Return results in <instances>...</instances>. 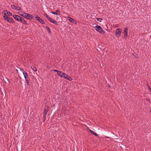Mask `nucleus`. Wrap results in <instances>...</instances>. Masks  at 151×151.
Here are the masks:
<instances>
[{
  "label": "nucleus",
  "mask_w": 151,
  "mask_h": 151,
  "mask_svg": "<svg viewBox=\"0 0 151 151\" xmlns=\"http://www.w3.org/2000/svg\"><path fill=\"white\" fill-rule=\"evenodd\" d=\"M95 29L100 33L104 34L105 31L100 26L97 25L94 27Z\"/></svg>",
  "instance_id": "obj_1"
},
{
  "label": "nucleus",
  "mask_w": 151,
  "mask_h": 151,
  "mask_svg": "<svg viewBox=\"0 0 151 151\" xmlns=\"http://www.w3.org/2000/svg\"><path fill=\"white\" fill-rule=\"evenodd\" d=\"M24 16L25 18L29 20H31L34 18V17L33 15L30 14L28 13H26L25 14Z\"/></svg>",
  "instance_id": "obj_2"
},
{
  "label": "nucleus",
  "mask_w": 151,
  "mask_h": 151,
  "mask_svg": "<svg viewBox=\"0 0 151 151\" xmlns=\"http://www.w3.org/2000/svg\"><path fill=\"white\" fill-rule=\"evenodd\" d=\"M122 30L120 29H117L115 31V35L118 37H119L121 34Z\"/></svg>",
  "instance_id": "obj_3"
},
{
  "label": "nucleus",
  "mask_w": 151,
  "mask_h": 151,
  "mask_svg": "<svg viewBox=\"0 0 151 151\" xmlns=\"http://www.w3.org/2000/svg\"><path fill=\"white\" fill-rule=\"evenodd\" d=\"M11 7L13 9L18 11L21 10V8L19 6H18L13 4L11 5Z\"/></svg>",
  "instance_id": "obj_4"
},
{
  "label": "nucleus",
  "mask_w": 151,
  "mask_h": 151,
  "mask_svg": "<svg viewBox=\"0 0 151 151\" xmlns=\"http://www.w3.org/2000/svg\"><path fill=\"white\" fill-rule=\"evenodd\" d=\"M63 78L70 81H71L72 80V78L70 76H68V75L65 73Z\"/></svg>",
  "instance_id": "obj_5"
},
{
  "label": "nucleus",
  "mask_w": 151,
  "mask_h": 151,
  "mask_svg": "<svg viewBox=\"0 0 151 151\" xmlns=\"http://www.w3.org/2000/svg\"><path fill=\"white\" fill-rule=\"evenodd\" d=\"M35 19L37 20L39 22H40V23L42 24H45V23L38 16L35 17Z\"/></svg>",
  "instance_id": "obj_6"
},
{
  "label": "nucleus",
  "mask_w": 151,
  "mask_h": 151,
  "mask_svg": "<svg viewBox=\"0 0 151 151\" xmlns=\"http://www.w3.org/2000/svg\"><path fill=\"white\" fill-rule=\"evenodd\" d=\"M65 74V73H63L61 71H58L57 74L58 75L62 77L63 78V76H64V75Z\"/></svg>",
  "instance_id": "obj_7"
},
{
  "label": "nucleus",
  "mask_w": 151,
  "mask_h": 151,
  "mask_svg": "<svg viewBox=\"0 0 151 151\" xmlns=\"http://www.w3.org/2000/svg\"><path fill=\"white\" fill-rule=\"evenodd\" d=\"M6 21L10 23H14V22L13 19L9 17L7 19V20Z\"/></svg>",
  "instance_id": "obj_8"
},
{
  "label": "nucleus",
  "mask_w": 151,
  "mask_h": 151,
  "mask_svg": "<svg viewBox=\"0 0 151 151\" xmlns=\"http://www.w3.org/2000/svg\"><path fill=\"white\" fill-rule=\"evenodd\" d=\"M128 31V29L127 28H125L124 30V34L125 37H127V32Z\"/></svg>",
  "instance_id": "obj_9"
},
{
  "label": "nucleus",
  "mask_w": 151,
  "mask_h": 151,
  "mask_svg": "<svg viewBox=\"0 0 151 151\" xmlns=\"http://www.w3.org/2000/svg\"><path fill=\"white\" fill-rule=\"evenodd\" d=\"M13 17L16 20L18 21H19V19L20 18V17L16 15H13Z\"/></svg>",
  "instance_id": "obj_10"
},
{
  "label": "nucleus",
  "mask_w": 151,
  "mask_h": 151,
  "mask_svg": "<svg viewBox=\"0 0 151 151\" xmlns=\"http://www.w3.org/2000/svg\"><path fill=\"white\" fill-rule=\"evenodd\" d=\"M51 13L52 14H55L56 15H59L60 14V11L58 9L56 10L55 12H52Z\"/></svg>",
  "instance_id": "obj_11"
},
{
  "label": "nucleus",
  "mask_w": 151,
  "mask_h": 151,
  "mask_svg": "<svg viewBox=\"0 0 151 151\" xmlns=\"http://www.w3.org/2000/svg\"><path fill=\"white\" fill-rule=\"evenodd\" d=\"M18 14L20 16H23L25 18L24 15H25V14H26V13L24 12H18Z\"/></svg>",
  "instance_id": "obj_12"
},
{
  "label": "nucleus",
  "mask_w": 151,
  "mask_h": 151,
  "mask_svg": "<svg viewBox=\"0 0 151 151\" xmlns=\"http://www.w3.org/2000/svg\"><path fill=\"white\" fill-rule=\"evenodd\" d=\"M23 74L24 76V78L25 79H28V75L27 72H25V71H23Z\"/></svg>",
  "instance_id": "obj_13"
},
{
  "label": "nucleus",
  "mask_w": 151,
  "mask_h": 151,
  "mask_svg": "<svg viewBox=\"0 0 151 151\" xmlns=\"http://www.w3.org/2000/svg\"><path fill=\"white\" fill-rule=\"evenodd\" d=\"M68 19L69 20L70 22H72V23H74V22H75V20H74L72 18H71V17H68Z\"/></svg>",
  "instance_id": "obj_14"
},
{
  "label": "nucleus",
  "mask_w": 151,
  "mask_h": 151,
  "mask_svg": "<svg viewBox=\"0 0 151 151\" xmlns=\"http://www.w3.org/2000/svg\"><path fill=\"white\" fill-rule=\"evenodd\" d=\"M6 14L9 15H10V16H12V14L10 12L8 11H6L4 13V14Z\"/></svg>",
  "instance_id": "obj_15"
},
{
  "label": "nucleus",
  "mask_w": 151,
  "mask_h": 151,
  "mask_svg": "<svg viewBox=\"0 0 151 151\" xmlns=\"http://www.w3.org/2000/svg\"><path fill=\"white\" fill-rule=\"evenodd\" d=\"M49 110V107L48 105H45V110L48 111Z\"/></svg>",
  "instance_id": "obj_16"
},
{
  "label": "nucleus",
  "mask_w": 151,
  "mask_h": 151,
  "mask_svg": "<svg viewBox=\"0 0 151 151\" xmlns=\"http://www.w3.org/2000/svg\"><path fill=\"white\" fill-rule=\"evenodd\" d=\"M31 68L35 72H36L37 71V69L34 66H32Z\"/></svg>",
  "instance_id": "obj_17"
},
{
  "label": "nucleus",
  "mask_w": 151,
  "mask_h": 151,
  "mask_svg": "<svg viewBox=\"0 0 151 151\" xmlns=\"http://www.w3.org/2000/svg\"><path fill=\"white\" fill-rule=\"evenodd\" d=\"M22 23L25 24H27V22L24 19H23Z\"/></svg>",
  "instance_id": "obj_18"
},
{
  "label": "nucleus",
  "mask_w": 151,
  "mask_h": 151,
  "mask_svg": "<svg viewBox=\"0 0 151 151\" xmlns=\"http://www.w3.org/2000/svg\"><path fill=\"white\" fill-rule=\"evenodd\" d=\"M46 116H47V114H44V115H43V116L44 121H45V120L46 117Z\"/></svg>",
  "instance_id": "obj_19"
},
{
  "label": "nucleus",
  "mask_w": 151,
  "mask_h": 151,
  "mask_svg": "<svg viewBox=\"0 0 151 151\" xmlns=\"http://www.w3.org/2000/svg\"><path fill=\"white\" fill-rule=\"evenodd\" d=\"M52 23L55 24V25H56L57 26L58 25V23L56 21H55V20L53 21V22Z\"/></svg>",
  "instance_id": "obj_20"
},
{
  "label": "nucleus",
  "mask_w": 151,
  "mask_h": 151,
  "mask_svg": "<svg viewBox=\"0 0 151 151\" xmlns=\"http://www.w3.org/2000/svg\"><path fill=\"white\" fill-rule=\"evenodd\" d=\"M9 17H8L6 15H5L4 16V18L5 20H7V19Z\"/></svg>",
  "instance_id": "obj_21"
},
{
  "label": "nucleus",
  "mask_w": 151,
  "mask_h": 151,
  "mask_svg": "<svg viewBox=\"0 0 151 151\" xmlns=\"http://www.w3.org/2000/svg\"><path fill=\"white\" fill-rule=\"evenodd\" d=\"M25 81H26V83L27 84V85H29V82L28 80V79H25Z\"/></svg>",
  "instance_id": "obj_22"
},
{
  "label": "nucleus",
  "mask_w": 151,
  "mask_h": 151,
  "mask_svg": "<svg viewBox=\"0 0 151 151\" xmlns=\"http://www.w3.org/2000/svg\"><path fill=\"white\" fill-rule=\"evenodd\" d=\"M45 28L46 29H47V30L49 31V32L50 33V28L47 26H46L45 27Z\"/></svg>",
  "instance_id": "obj_23"
},
{
  "label": "nucleus",
  "mask_w": 151,
  "mask_h": 151,
  "mask_svg": "<svg viewBox=\"0 0 151 151\" xmlns=\"http://www.w3.org/2000/svg\"><path fill=\"white\" fill-rule=\"evenodd\" d=\"M96 19L97 20L99 21L100 22H101V20L102 19L101 18H96Z\"/></svg>",
  "instance_id": "obj_24"
},
{
  "label": "nucleus",
  "mask_w": 151,
  "mask_h": 151,
  "mask_svg": "<svg viewBox=\"0 0 151 151\" xmlns=\"http://www.w3.org/2000/svg\"><path fill=\"white\" fill-rule=\"evenodd\" d=\"M147 87H148V88L149 89L150 91H151V88L150 87V86L148 84H147Z\"/></svg>",
  "instance_id": "obj_25"
},
{
  "label": "nucleus",
  "mask_w": 151,
  "mask_h": 151,
  "mask_svg": "<svg viewBox=\"0 0 151 151\" xmlns=\"http://www.w3.org/2000/svg\"><path fill=\"white\" fill-rule=\"evenodd\" d=\"M23 19H22V18L20 17V18L19 19V21L21 22H22Z\"/></svg>",
  "instance_id": "obj_26"
},
{
  "label": "nucleus",
  "mask_w": 151,
  "mask_h": 151,
  "mask_svg": "<svg viewBox=\"0 0 151 151\" xmlns=\"http://www.w3.org/2000/svg\"><path fill=\"white\" fill-rule=\"evenodd\" d=\"M47 19L50 21L51 22V20H52V19L50 17H47Z\"/></svg>",
  "instance_id": "obj_27"
},
{
  "label": "nucleus",
  "mask_w": 151,
  "mask_h": 151,
  "mask_svg": "<svg viewBox=\"0 0 151 151\" xmlns=\"http://www.w3.org/2000/svg\"><path fill=\"white\" fill-rule=\"evenodd\" d=\"M47 19L50 21L51 22V20H52V19L50 17H47Z\"/></svg>",
  "instance_id": "obj_28"
},
{
  "label": "nucleus",
  "mask_w": 151,
  "mask_h": 151,
  "mask_svg": "<svg viewBox=\"0 0 151 151\" xmlns=\"http://www.w3.org/2000/svg\"><path fill=\"white\" fill-rule=\"evenodd\" d=\"M146 99L149 102L151 103V100L148 98H146Z\"/></svg>",
  "instance_id": "obj_29"
},
{
  "label": "nucleus",
  "mask_w": 151,
  "mask_h": 151,
  "mask_svg": "<svg viewBox=\"0 0 151 151\" xmlns=\"http://www.w3.org/2000/svg\"><path fill=\"white\" fill-rule=\"evenodd\" d=\"M44 15L47 18V17H49V16L47 15V14L45 13L44 14Z\"/></svg>",
  "instance_id": "obj_30"
},
{
  "label": "nucleus",
  "mask_w": 151,
  "mask_h": 151,
  "mask_svg": "<svg viewBox=\"0 0 151 151\" xmlns=\"http://www.w3.org/2000/svg\"><path fill=\"white\" fill-rule=\"evenodd\" d=\"M90 132L92 134H93V133H94V132L92 130L89 129Z\"/></svg>",
  "instance_id": "obj_31"
},
{
  "label": "nucleus",
  "mask_w": 151,
  "mask_h": 151,
  "mask_svg": "<svg viewBox=\"0 0 151 151\" xmlns=\"http://www.w3.org/2000/svg\"><path fill=\"white\" fill-rule=\"evenodd\" d=\"M48 111H46V110H45L44 114H47Z\"/></svg>",
  "instance_id": "obj_32"
},
{
  "label": "nucleus",
  "mask_w": 151,
  "mask_h": 151,
  "mask_svg": "<svg viewBox=\"0 0 151 151\" xmlns=\"http://www.w3.org/2000/svg\"><path fill=\"white\" fill-rule=\"evenodd\" d=\"M19 68L20 69V70L22 72V73H23V71H24L23 69L21 68Z\"/></svg>",
  "instance_id": "obj_33"
},
{
  "label": "nucleus",
  "mask_w": 151,
  "mask_h": 151,
  "mask_svg": "<svg viewBox=\"0 0 151 151\" xmlns=\"http://www.w3.org/2000/svg\"><path fill=\"white\" fill-rule=\"evenodd\" d=\"M19 68L20 69V70L22 72V73H23V71H24L23 69L21 68Z\"/></svg>",
  "instance_id": "obj_34"
},
{
  "label": "nucleus",
  "mask_w": 151,
  "mask_h": 151,
  "mask_svg": "<svg viewBox=\"0 0 151 151\" xmlns=\"http://www.w3.org/2000/svg\"><path fill=\"white\" fill-rule=\"evenodd\" d=\"M53 71L54 72H57V73H58V71H59L58 70H53Z\"/></svg>",
  "instance_id": "obj_35"
},
{
  "label": "nucleus",
  "mask_w": 151,
  "mask_h": 151,
  "mask_svg": "<svg viewBox=\"0 0 151 151\" xmlns=\"http://www.w3.org/2000/svg\"><path fill=\"white\" fill-rule=\"evenodd\" d=\"M93 134H94V135H95V136H98V134H96V133H95V132L93 133Z\"/></svg>",
  "instance_id": "obj_36"
},
{
  "label": "nucleus",
  "mask_w": 151,
  "mask_h": 151,
  "mask_svg": "<svg viewBox=\"0 0 151 151\" xmlns=\"http://www.w3.org/2000/svg\"><path fill=\"white\" fill-rule=\"evenodd\" d=\"M54 21V20L52 19V20H51V21L50 22L52 23Z\"/></svg>",
  "instance_id": "obj_37"
},
{
  "label": "nucleus",
  "mask_w": 151,
  "mask_h": 151,
  "mask_svg": "<svg viewBox=\"0 0 151 151\" xmlns=\"http://www.w3.org/2000/svg\"><path fill=\"white\" fill-rule=\"evenodd\" d=\"M150 113H151V108H150Z\"/></svg>",
  "instance_id": "obj_38"
},
{
  "label": "nucleus",
  "mask_w": 151,
  "mask_h": 151,
  "mask_svg": "<svg viewBox=\"0 0 151 151\" xmlns=\"http://www.w3.org/2000/svg\"><path fill=\"white\" fill-rule=\"evenodd\" d=\"M150 95H151V93H150Z\"/></svg>",
  "instance_id": "obj_39"
},
{
  "label": "nucleus",
  "mask_w": 151,
  "mask_h": 151,
  "mask_svg": "<svg viewBox=\"0 0 151 151\" xmlns=\"http://www.w3.org/2000/svg\"><path fill=\"white\" fill-rule=\"evenodd\" d=\"M151 114V113H150Z\"/></svg>",
  "instance_id": "obj_40"
}]
</instances>
